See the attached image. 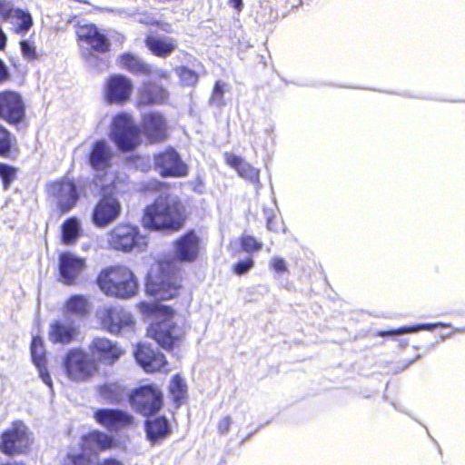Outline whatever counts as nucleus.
<instances>
[{
	"mask_svg": "<svg viewBox=\"0 0 465 465\" xmlns=\"http://www.w3.org/2000/svg\"><path fill=\"white\" fill-rule=\"evenodd\" d=\"M188 219L186 206L182 199L171 193H163L143 210L142 226L149 231L176 232Z\"/></svg>",
	"mask_w": 465,
	"mask_h": 465,
	"instance_id": "nucleus-1",
	"label": "nucleus"
},
{
	"mask_svg": "<svg viewBox=\"0 0 465 465\" xmlns=\"http://www.w3.org/2000/svg\"><path fill=\"white\" fill-rule=\"evenodd\" d=\"M139 309L144 315L154 317L147 330L148 335L165 351L173 350L183 336L182 328L173 322L174 311L157 302H141Z\"/></svg>",
	"mask_w": 465,
	"mask_h": 465,
	"instance_id": "nucleus-2",
	"label": "nucleus"
},
{
	"mask_svg": "<svg viewBox=\"0 0 465 465\" xmlns=\"http://www.w3.org/2000/svg\"><path fill=\"white\" fill-rule=\"evenodd\" d=\"M141 130L134 124L130 114L117 113L111 124L110 137L117 148L124 152H132L141 144Z\"/></svg>",
	"mask_w": 465,
	"mask_h": 465,
	"instance_id": "nucleus-3",
	"label": "nucleus"
},
{
	"mask_svg": "<svg viewBox=\"0 0 465 465\" xmlns=\"http://www.w3.org/2000/svg\"><path fill=\"white\" fill-rule=\"evenodd\" d=\"M107 244L111 250L129 253L145 249L147 241L137 226L120 223L108 232Z\"/></svg>",
	"mask_w": 465,
	"mask_h": 465,
	"instance_id": "nucleus-4",
	"label": "nucleus"
},
{
	"mask_svg": "<svg viewBox=\"0 0 465 465\" xmlns=\"http://www.w3.org/2000/svg\"><path fill=\"white\" fill-rule=\"evenodd\" d=\"M95 282L101 291H137L139 282L126 265H110L100 270Z\"/></svg>",
	"mask_w": 465,
	"mask_h": 465,
	"instance_id": "nucleus-5",
	"label": "nucleus"
},
{
	"mask_svg": "<svg viewBox=\"0 0 465 465\" xmlns=\"http://www.w3.org/2000/svg\"><path fill=\"white\" fill-rule=\"evenodd\" d=\"M121 212L122 205L114 192V185H103L101 195L92 211L93 223L98 228H104L116 221Z\"/></svg>",
	"mask_w": 465,
	"mask_h": 465,
	"instance_id": "nucleus-6",
	"label": "nucleus"
},
{
	"mask_svg": "<svg viewBox=\"0 0 465 465\" xmlns=\"http://www.w3.org/2000/svg\"><path fill=\"white\" fill-rule=\"evenodd\" d=\"M132 408L144 417L157 414L163 405V394L155 384H143L128 395Z\"/></svg>",
	"mask_w": 465,
	"mask_h": 465,
	"instance_id": "nucleus-7",
	"label": "nucleus"
},
{
	"mask_svg": "<svg viewBox=\"0 0 465 465\" xmlns=\"http://www.w3.org/2000/svg\"><path fill=\"white\" fill-rule=\"evenodd\" d=\"M49 193L53 197L59 215H64L73 210L80 199L78 186L74 179L61 177L49 184Z\"/></svg>",
	"mask_w": 465,
	"mask_h": 465,
	"instance_id": "nucleus-8",
	"label": "nucleus"
},
{
	"mask_svg": "<svg viewBox=\"0 0 465 465\" xmlns=\"http://www.w3.org/2000/svg\"><path fill=\"white\" fill-rule=\"evenodd\" d=\"M30 445L29 430L22 420H15L0 436V451L7 456L25 453Z\"/></svg>",
	"mask_w": 465,
	"mask_h": 465,
	"instance_id": "nucleus-9",
	"label": "nucleus"
},
{
	"mask_svg": "<svg viewBox=\"0 0 465 465\" xmlns=\"http://www.w3.org/2000/svg\"><path fill=\"white\" fill-rule=\"evenodd\" d=\"M153 169L163 178H183L189 173L188 165L173 147L153 154Z\"/></svg>",
	"mask_w": 465,
	"mask_h": 465,
	"instance_id": "nucleus-10",
	"label": "nucleus"
},
{
	"mask_svg": "<svg viewBox=\"0 0 465 465\" xmlns=\"http://www.w3.org/2000/svg\"><path fill=\"white\" fill-rule=\"evenodd\" d=\"M67 377L74 381H85L97 371L95 362L81 349H71L63 360Z\"/></svg>",
	"mask_w": 465,
	"mask_h": 465,
	"instance_id": "nucleus-11",
	"label": "nucleus"
},
{
	"mask_svg": "<svg viewBox=\"0 0 465 465\" xmlns=\"http://www.w3.org/2000/svg\"><path fill=\"white\" fill-rule=\"evenodd\" d=\"M134 84L130 78L121 74L109 75L103 87V98L108 104L124 105L130 101Z\"/></svg>",
	"mask_w": 465,
	"mask_h": 465,
	"instance_id": "nucleus-12",
	"label": "nucleus"
},
{
	"mask_svg": "<svg viewBox=\"0 0 465 465\" xmlns=\"http://www.w3.org/2000/svg\"><path fill=\"white\" fill-rule=\"evenodd\" d=\"M25 118V104L22 95L13 90L0 91V120L16 125Z\"/></svg>",
	"mask_w": 465,
	"mask_h": 465,
	"instance_id": "nucleus-13",
	"label": "nucleus"
},
{
	"mask_svg": "<svg viewBox=\"0 0 465 465\" xmlns=\"http://www.w3.org/2000/svg\"><path fill=\"white\" fill-rule=\"evenodd\" d=\"M86 268V260L68 252L58 256V280L65 285H74Z\"/></svg>",
	"mask_w": 465,
	"mask_h": 465,
	"instance_id": "nucleus-14",
	"label": "nucleus"
},
{
	"mask_svg": "<svg viewBox=\"0 0 465 465\" xmlns=\"http://www.w3.org/2000/svg\"><path fill=\"white\" fill-rule=\"evenodd\" d=\"M177 273L166 270L163 262L151 268L145 280V291H177L181 286Z\"/></svg>",
	"mask_w": 465,
	"mask_h": 465,
	"instance_id": "nucleus-15",
	"label": "nucleus"
},
{
	"mask_svg": "<svg viewBox=\"0 0 465 465\" xmlns=\"http://www.w3.org/2000/svg\"><path fill=\"white\" fill-rule=\"evenodd\" d=\"M95 421L107 430L118 432L134 423V416L125 411L113 408H101L94 411Z\"/></svg>",
	"mask_w": 465,
	"mask_h": 465,
	"instance_id": "nucleus-16",
	"label": "nucleus"
},
{
	"mask_svg": "<svg viewBox=\"0 0 465 465\" xmlns=\"http://www.w3.org/2000/svg\"><path fill=\"white\" fill-rule=\"evenodd\" d=\"M173 247L176 260L182 262H193L199 256L200 238L194 230H188L173 242Z\"/></svg>",
	"mask_w": 465,
	"mask_h": 465,
	"instance_id": "nucleus-17",
	"label": "nucleus"
},
{
	"mask_svg": "<svg viewBox=\"0 0 465 465\" xmlns=\"http://www.w3.org/2000/svg\"><path fill=\"white\" fill-rule=\"evenodd\" d=\"M140 130L149 143H163L168 136L166 120L160 113L144 114L142 118Z\"/></svg>",
	"mask_w": 465,
	"mask_h": 465,
	"instance_id": "nucleus-18",
	"label": "nucleus"
},
{
	"mask_svg": "<svg viewBox=\"0 0 465 465\" xmlns=\"http://www.w3.org/2000/svg\"><path fill=\"white\" fill-rule=\"evenodd\" d=\"M100 314L103 327L112 334H118L125 329H133L134 322L130 312L122 308L110 307Z\"/></svg>",
	"mask_w": 465,
	"mask_h": 465,
	"instance_id": "nucleus-19",
	"label": "nucleus"
},
{
	"mask_svg": "<svg viewBox=\"0 0 465 465\" xmlns=\"http://www.w3.org/2000/svg\"><path fill=\"white\" fill-rule=\"evenodd\" d=\"M76 40L86 44L91 50L106 53L110 50V41L94 24H84L76 26Z\"/></svg>",
	"mask_w": 465,
	"mask_h": 465,
	"instance_id": "nucleus-20",
	"label": "nucleus"
},
{
	"mask_svg": "<svg viewBox=\"0 0 465 465\" xmlns=\"http://www.w3.org/2000/svg\"><path fill=\"white\" fill-rule=\"evenodd\" d=\"M134 355L138 365L146 372L159 371L167 364L164 354L150 344H139Z\"/></svg>",
	"mask_w": 465,
	"mask_h": 465,
	"instance_id": "nucleus-21",
	"label": "nucleus"
},
{
	"mask_svg": "<svg viewBox=\"0 0 465 465\" xmlns=\"http://www.w3.org/2000/svg\"><path fill=\"white\" fill-rule=\"evenodd\" d=\"M223 159L225 163L233 169L241 178L253 184L256 189L262 187L259 169L252 166L242 157L230 152L223 153Z\"/></svg>",
	"mask_w": 465,
	"mask_h": 465,
	"instance_id": "nucleus-22",
	"label": "nucleus"
},
{
	"mask_svg": "<svg viewBox=\"0 0 465 465\" xmlns=\"http://www.w3.org/2000/svg\"><path fill=\"white\" fill-rule=\"evenodd\" d=\"M168 95L164 87L154 82L147 81L139 89L137 104L139 106L163 104L167 101Z\"/></svg>",
	"mask_w": 465,
	"mask_h": 465,
	"instance_id": "nucleus-23",
	"label": "nucleus"
},
{
	"mask_svg": "<svg viewBox=\"0 0 465 465\" xmlns=\"http://www.w3.org/2000/svg\"><path fill=\"white\" fill-rule=\"evenodd\" d=\"M144 431L147 440L153 445L161 443L172 434V426L169 420L164 416H157L147 419L144 421Z\"/></svg>",
	"mask_w": 465,
	"mask_h": 465,
	"instance_id": "nucleus-24",
	"label": "nucleus"
},
{
	"mask_svg": "<svg viewBox=\"0 0 465 465\" xmlns=\"http://www.w3.org/2000/svg\"><path fill=\"white\" fill-rule=\"evenodd\" d=\"M32 361L37 368L39 377L45 384L53 389V381L46 367V351L40 336H33L30 346Z\"/></svg>",
	"mask_w": 465,
	"mask_h": 465,
	"instance_id": "nucleus-25",
	"label": "nucleus"
},
{
	"mask_svg": "<svg viewBox=\"0 0 465 465\" xmlns=\"http://www.w3.org/2000/svg\"><path fill=\"white\" fill-rule=\"evenodd\" d=\"M94 357L105 364H113L122 355V350L106 338H95L90 345Z\"/></svg>",
	"mask_w": 465,
	"mask_h": 465,
	"instance_id": "nucleus-26",
	"label": "nucleus"
},
{
	"mask_svg": "<svg viewBox=\"0 0 465 465\" xmlns=\"http://www.w3.org/2000/svg\"><path fill=\"white\" fill-rule=\"evenodd\" d=\"M83 444L79 452L91 453L112 448L115 444L114 438L100 430H93L82 437Z\"/></svg>",
	"mask_w": 465,
	"mask_h": 465,
	"instance_id": "nucleus-27",
	"label": "nucleus"
},
{
	"mask_svg": "<svg viewBox=\"0 0 465 465\" xmlns=\"http://www.w3.org/2000/svg\"><path fill=\"white\" fill-rule=\"evenodd\" d=\"M113 153L103 139L95 141L90 150L88 161L96 171H104L111 166Z\"/></svg>",
	"mask_w": 465,
	"mask_h": 465,
	"instance_id": "nucleus-28",
	"label": "nucleus"
},
{
	"mask_svg": "<svg viewBox=\"0 0 465 465\" xmlns=\"http://www.w3.org/2000/svg\"><path fill=\"white\" fill-rule=\"evenodd\" d=\"M77 329L73 322L54 321L50 324L49 338L53 343L67 344L74 340Z\"/></svg>",
	"mask_w": 465,
	"mask_h": 465,
	"instance_id": "nucleus-29",
	"label": "nucleus"
},
{
	"mask_svg": "<svg viewBox=\"0 0 465 465\" xmlns=\"http://www.w3.org/2000/svg\"><path fill=\"white\" fill-rule=\"evenodd\" d=\"M145 46L150 52L161 58L169 56L176 48V41L170 37L161 38L152 35L144 38Z\"/></svg>",
	"mask_w": 465,
	"mask_h": 465,
	"instance_id": "nucleus-30",
	"label": "nucleus"
},
{
	"mask_svg": "<svg viewBox=\"0 0 465 465\" xmlns=\"http://www.w3.org/2000/svg\"><path fill=\"white\" fill-rule=\"evenodd\" d=\"M118 64L121 68L137 75L149 76L153 72L150 64L131 53L121 54L118 57Z\"/></svg>",
	"mask_w": 465,
	"mask_h": 465,
	"instance_id": "nucleus-31",
	"label": "nucleus"
},
{
	"mask_svg": "<svg viewBox=\"0 0 465 465\" xmlns=\"http://www.w3.org/2000/svg\"><path fill=\"white\" fill-rule=\"evenodd\" d=\"M438 327H450V324L449 323H443V322H434V323H417L414 325H406L401 326L397 329H391L388 331H377L376 335L379 337H389V336H394V335H403L407 333L411 332H417L420 331H432Z\"/></svg>",
	"mask_w": 465,
	"mask_h": 465,
	"instance_id": "nucleus-32",
	"label": "nucleus"
},
{
	"mask_svg": "<svg viewBox=\"0 0 465 465\" xmlns=\"http://www.w3.org/2000/svg\"><path fill=\"white\" fill-rule=\"evenodd\" d=\"M13 25V32L17 35H25L33 26L31 14L21 8H15L5 20Z\"/></svg>",
	"mask_w": 465,
	"mask_h": 465,
	"instance_id": "nucleus-33",
	"label": "nucleus"
},
{
	"mask_svg": "<svg viewBox=\"0 0 465 465\" xmlns=\"http://www.w3.org/2000/svg\"><path fill=\"white\" fill-rule=\"evenodd\" d=\"M82 234L81 223L76 216L67 218L61 225V242L64 245L74 244Z\"/></svg>",
	"mask_w": 465,
	"mask_h": 465,
	"instance_id": "nucleus-34",
	"label": "nucleus"
},
{
	"mask_svg": "<svg viewBox=\"0 0 465 465\" xmlns=\"http://www.w3.org/2000/svg\"><path fill=\"white\" fill-rule=\"evenodd\" d=\"M99 396L109 404H119L124 398V388L118 383H104L98 387Z\"/></svg>",
	"mask_w": 465,
	"mask_h": 465,
	"instance_id": "nucleus-35",
	"label": "nucleus"
},
{
	"mask_svg": "<svg viewBox=\"0 0 465 465\" xmlns=\"http://www.w3.org/2000/svg\"><path fill=\"white\" fill-rule=\"evenodd\" d=\"M66 312L84 317L90 312L91 304L82 294L72 295L65 303Z\"/></svg>",
	"mask_w": 465,
	"mask_h": 465,
	"instance_id": "nucleus-36",
	"label": "nucleus"
},
{
	"mask_svg": "<svg viewBox=\"0 0 465 465\" xmlns=\"http://www.w3.org/2000/svg\"><path fill=\"white\" fill-rule=\"evenodd\" d=\"M15 146L13 134L0 124V157H9Z\"/></svg>",
	"mask_w": 465,
	"mask_h": 465,
	"instance_id": "nucleus-37",
	"label": "nucleus"
},
{
	"mask_svg": "<svg viewBox=\"0 0 465 465\" xmlns=\"http://www.w3.org/2000/svg\"><path fill=\"white\" fill-rule=\"evenodd\" d=\"M186 389V384L180 375L176 374L172 378L170 392L172 393L173 401L176 403H180L181 401L185 397Z\"/></svg>",
	"mask_w": 465,
	"mask_h": 465,
	"instance_id": "nucleus-38",
	"label": "nucleus"
},
{
	"mask_svg": "<svg viewBox=\"0 0 465 465\" xmlns=\"http://www.w3.org/2000/svg\"><path fill=\"white\" fill-rule=\"evenodd\" d=\"M17 168L4 163H0V179L4 190H8L16 179Z\"/></svg>",
	"mask_w": 465,
	"mask_h": 465,
	"instance_id": "nucleus-39",
	"label": "nucleus"
},
{
	"mask_svg": "<svg viewBox=\"0 0 465 465\" xmlns=\"http://www.w3.org/2000/svg\"><path fill=\"white\" fill-rule=\"evenodd\" d=\"M240 244L242 251L252 253L262 248V243L252 235L243 234L240 237Z\"/></svg>",
	"mask_w": 465,
	"mask_h": 465,
	"instance_id": "nucleus-40",
	"label": "nucleus"
},
{
	"mask_svg": "<svg viewBox=\"0 0 465 465\" xmlns=\"http://www.w3.org/2000/svg\"><path fill=\"white\" fill-rule=\"evenodd\" d=\"M169 189V183L158 179H151L143 184V190L150 193H161Z\"/></svg>",
	"mask_w": 465,
	"mask_h": 465,
	"instance_id": "nucleus-41",
	"label": "nucleus"
},
{
	"mask_svg": "<svg viewBox=\"0 0 465 465\" xmlns=\"http://www.w3.org/2000/svg\"><path fill=\"white\" fill-rule=\"evenodd\" d=\"M179 77L182 81L185 82L187 84L194 85L198 82L199 76L197 73L193 70L183 66L180 68Z\"/></svg>",
	"mask_w": 465,
	"mask_h": 465,
	"instance_id": "nucleus-42",
	"label": "nucleus"
},
{
	"mask_svg": "<svg viewBox=\"0 0 465 465\" xmlns=\"http://www.w3.org/2000/svg\"><path fill=\"white\" fill-rule=\"evenodd\" d=\"M253 267V260L252 257H247L244 260L239 261L232 265V272L238 275L247 272Z\"/></svg>",
	"mask_w": 465,
	"mask_h": 465,
	"instance_id": "nucleus-43",
	"label": "nucleus"
},
{
	"mask_svg": "<svg viewBox=\"0 0 465 465\" xmlns=\"http://www.w3.org/2000/svg\"><path fill=\"white\" fill-rule=\"evenodd\" d=\"M20 48L23 56L28 60H35L37 56L35 47L34 45L29 43L27 40H22L20 42Z\"/></svg>",
	"mask_w": 465,
	"mask_h": 465,
	"instance_id": "nucleus-44",
	"label": "nucleus"
},
{
	"mask_svg": "<svg viewBox=\"0 0 465 465\" xmlns=\"http://www.w3.org/2000/svg\"><path fill=\"white\" fill-rule=\"evenodd\" d=\"M271 269L277 273H283L288 271L286 262L283 258L275 256L270 262Z\"/></svg>",
	"mask_w": 465,
	"mask_h": 465,
	"instance_id": "nucleus-45",
	"label": "nucleus"
},
{
	"mask_svg": "<svg viewBox=\"0 0 465 465\" xmlns=\"http://www.w3.org/2000/svg\"><path fill=\"white\" fill-rule=\"evenodd\" d=\"M15 9L5 0H0V17L3 21H5Z\"/></svg>",
	"mask_w": 465,
	"mask_h": 465,
	"instance_id": "nucleus-46",
	"label": "nucleus"
},
{
	"mask_svg": "<svg viewBox=\"0 0 465 465\" xmlns=\"http://www.w3.org/2000/svg\"><path fill=\"white\" fill-rule=\"evenodd\" d=\"M231 425H232L231 417L225 416L218 423V431L221 434H226L229 432Z\"/></svg>",
	"mask_w": 465,
	"mask_h": 465,
	"instance_id": "nucleus-47",
	"label": "nucleus"
},
{
	"mask_svg": "<svg viewBox=\"0 0 465 465\" xmlns=\"http://www.w3.org/2000/svg\"><path fill=\"white\" fill-rule=\"evenodd\" d=\"M223 86V83L221 81H216L213 85V95L218 98H222L224 94Z\"/></svg>",
	"mask_w": 465,
	"mask_h": 465,
	"instance_id": "nucleus-48",
	"label": "nucleus"
},
{
	"mask_svg": "<svg viewBox=\"0 0 465 465\" xmlns=\"http://www.w3.org/2000/svg\"><path fill=\"white\" fill-rule=\"evenodd\" d=\"M9 79V73L5 63L0 59V84Z\"/></svg>",
	"mask_w": 465,
	"mask_h": 465,
	"instance_id": "nucleus-49",
	"label": "nucleus"
},
{
	"mask_svg": "<svg viewBox=\"0 0 465 465\" xmlns=\"http://www.w3.org/2000/svg\"><path fill=\"white\" fill-rule=\"evenodd\" d=\"M104 293L105 294H114V296L116 298L127 300V299L132 298L137 292H104Z\"/></svg>",
	"mask_w": 465,
	"mask_h": 465,
	"instance_id": "nucleus-50",
	"label": "nucleus"
},
{
	"mask_svg": "<svg viewBox=\"0 0 465 465\" xmlns=\"http://www.w3.org/2000/svg\"><path fill=\"white\" fill-rule=\"evenodd\" d=\"M229 5L237 12H241L243 6L242 0H229Z\"/></svg>",
	"mask_w": 465,
	"mask_h": 465,
	"instance_id": "nucleus-51",
	"label": "nucleus"
},
{
	"mask_svg": "<svg viewBox=\"0 0 465 465\" xmlns=\"http://www.w3.org/2000/svg\"><path fill=\"white\" fill-rule=\"evenodd\" d=\"M6 36L5 33L3 32L2 28L0 27V50H4L6 45Z\"/></svg>",
	"mask_w": 465,
	"mask_h": 465,
	"instance_id": "nucleus-52",
	"label": "nucleus"
},
{
	"mask_svg": "<svg viewBox=\"0 0 465 465\" xmlns=\"http://www.w3.org/2000/svg\"><path fill=\"white\" fill-rule=\"evenodd\" d=\"M158 78L168 80L170 78V74L165 70H160L156 73Z\"/></svg>",
	"mask_w": 465,
	"mask_h": 465,
	"instance_id": "nucleus-53",
	"label": "nucleus"
},
{
	"mask_svg": "<svg viewBox=\"0 0 465 465\" xmlns=\"http://www.w3.org/2000/svg\"><path fill=\"white\" fill-rule=\"evenodd\" d=\"M274 223H275V220L273 218H269L267 220L268 230L276 232L277 229L275 228Z\"/></svg>",
	"mask_w": 465,
	"mask_h": 465,
	"instance_id": "nucleus-54",
	"label": "nucleus"
},
{
	"mask_svg": "<svg viewBox=\"0 0 465 465\" xmlns=\"http://www.w3.org/2000/svg\"><path fill=\"white\" fill-rule=\"evenodd\" d=\"M149 294H154L153 297H156V294H160L161 292H148ZM168 295L167 296H161V298H166V299H173L176 297V293L177 292H166Z\"/></svg>",
	"mask_w": 465,
	"mask_h": 465,
	"instance_id": "nucleus-55",
	"label": "nucleus"
},
{
	"mask_svg": "<svg viewBox=\"0 0 465 465\" xmlns=\"http://www.w3.org/2000/svg\"><path fill=\"white\" fill-rule=\"evenodd\" d=\"M420 354H418V355L416 356V358H414V359H412V360L409 361L401 370H402V371H403V370H405L407 367H409L410 365L413 364V363H414L418 359H420Z\"/></svg>",
	"mask_w": 465,
	"mask_h": 465,
	"instance_id": "nucleus-56",
	"label": "nucleus"
},
{
	"mask_svg": "<svg viewBox=\"0 0 465 465\" xmlns=\"http://www.w3.org/2000/svg\"><path fill=\"white\" fill-rule=\"evenodd\" d=\"M261 427H259L258 429H256L253 432H251L247 435V437L245 439H243L242 442H244L245 440H248L249 439H251V437L260 429Z\"/></svg>",
	"mask_w": 465,
	"mask_h": 465,
	"instance_id": "nucleus-57",
	"label": "nucleus"
},
{
	"mask_svg": "<svg viewBox=\"0 0 465 465\" xmlns=\"http://www.w3.org/2000/svg\"><path fill=\"white\" fill-rule=\"evenodd\" d=\"M407 344H408V341H401V345L402 347H405Z\"/></svg>",
	"mask_w": 465,
	"mask_h": 465,
	"instance_id": "nucleus-58",
	"label": "nucleus"
},
{
	"mask_svg": "<svg viewBox=\"0 0 465 465\" xmlns=\"http://www.w3.org/2000/svg\"><path fill=\"white\" fill-rule=\"evenodd\" d=\"M159 24H160L159 22H153V23H152V25H159Z\"/></svg>",
	"mask_w": 465,
	"mask_h": 465,
	"instance_id": "nucleus-59",
	"label": "nucleus"
}]
</instances>
